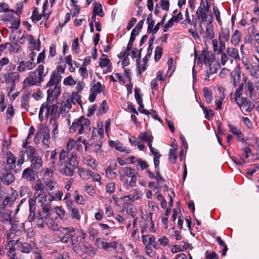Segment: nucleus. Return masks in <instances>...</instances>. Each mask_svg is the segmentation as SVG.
I'll list each match as a JSON object with an SVG mask.
<instances>
[{
	"label": "nucleus",
	"instance_id": "14",
	"mask_svg": "<svg viewBox=\"0 0 259 259\" xmlns=\"http://www.w3.org/2000/svg\"><path fill=\"white\" fill-rule=\"evenodd\" d=\"M35 66V62H31L30 61H21L19 63L17 70L23 72L26 70H31Z\"/></svg>",
	"mask_w": 259,
	"mask_h": 259
},
{
	"label": "nucleus",
	"instance_id": "60",
	"mask_svg": "<svg viewBox=\"0 0 259 259\" xmlns=\"http://www.w3.org/2000/svg\"><path fill=\"white\" fill-rule=\"evenodd\" d=\"M56 184V182L52 179L48 180L45 182L46 186L50 191L53 190L54 189L55 186Z\"/></svg>",
	"mask_w": 259,
	"mask_h": 259
},
{
	"label": "nucleus",
	"instance_id": "31",
	"mask_svg": "<svg viewBox=\"0 0 259 259\" xmlns=\"http://www.w3.org/2000/svg\"><path fill=\"white\" fill-rule=\"evenodd\" d=\"M219 38L220 39H224L225 41H227L230 38V30L228 28H222L221 32L219 34Z\"/></svg>",
	"mask_w": 259,
	"mask_h": 259
},
{
	"label": "nucleus",
	"instance_id": "16",
	"mask_svg": "<svg viewBox=\"0 0 259 259\" xmlns=\"http://www.w3.org/2000/svg\"><path fill=\"white\" fill-rule=\"evenodd\" d=\"M20 75L17 72L6 73L4 75L5 82L9 83H16L19 81Z\"/></svg>",
	"mask_w": 259,
	"mask_h": 259
},
{
	"label": "nucleus",
	"instance_id": "26",
	"mask_svg": "<svg viewBox=\"0 0 259 259\" xmlns=\"http://www.w3.org/2000/svg\"><path fill=\"white\" fill-rule=\"evenodd\" d=\"M148 23L147 33L155 34L159 29V24H157L153 28L155 24L154 20H151V22H148Z\"/></svg>",
	"mask_w": 259,
	"mask_h": 259
},
{
	"label": "nucleus",
	"instance_id": "15",
	"mask_svg": "<svg viewBox=\"0 0 259 259\" xmlns=\"http://www.w3.org/2000/svg\"><path fill=\"white\" fill-rule=\"evenodd\" d=\"M142 241L145 245H152L153 247L158 249L159 248V245L157 242H156V238L154 236L142 235Z\"/></svg>",
	"mask_w": 259,
	"mask_h": 259
},
{
	"label": "nucleus",
	"instance_id": "39",
	"mask_svg": "<svg viewBox=\"0 0 259 259\" xmlns=\"http://www.w3.org/2000/svg\"><path fill=\"white\" fill-rule=\"evenodd\" d=\"M82 249L89 255L93 256L96 254V251L90 244L83 245Z\"/></svg>",
	"mask_w": 259,
	"mask_h": 259
},
{
	"label": "nucleus",
	"instance_id": "1",
	"mask_svg": "<svg viewBox=\"0 0 259 259\" xmlns=\"http://www.w3.org/2000/svg\"><path fill=\"white\" fill-rule=\"evenodd\" d=\"M77 157V154L73 152L61 150L57 164L59 172L66 176H72L74 169L78 165Z\"/></svg>",
	"mask_w": 259,
	"mask_h": 259
},
{
	"label": "nucleus",
	"instance_id": "44",
	"mask_svg": "<svg viewBox=\"0 0 259 259\" xmlns=\"http://www.w3.org/2000/svg\"><path fill=\"white\" fill-rule=\"evenodd\" d=\"M42 15L38 14V11L37 8H35L32 12L31 16V19L33 22H35L41 20Z\"/></svg>",
	"mask_w": 259,
	"mask_h": 259
},
{
	"label": "nucleus",
	"instance_id": "2",
	"mask_svg": "<svg viewBox=\"0 0 259 259\" xmlns=\"http://www.w3.org/2000/svg\"><path fill=\"white\" fill-rule=\"evenodd\" d=\"M47 73L48 70L45 72L44 66L39 65L34 71L30 72L29 76L24 80V83L28 86H40Z\"/></svg>",
	"mask_w": 259,
	"mask_h": 259
},
{
	"label": "nucleus",
	"instance_id": "7",
	"mask_svg": "<svg viewBox=\"0 0 259 259\" xmlns=\"http://www.w3.org/2000/svg\"><path fill=\"white\" fill-rule=\"evenodd\" d=\"M199 32L205 41L213 39L214 37L213 28L211 25H207L204 28L202 24H200L199 25Z\"/></svg>",
	"mask_w": 259,
	"mask_h": 259
},
{
	"label": "nucleus",
	"instance_id": "19",
	"mask_svg": "<svg viewBox=\"0 0 259 259\" xmlns=\"http://www.w3.org/2000/svg\"><path fill=\"white\" fill-rule=\"evenodd\" d=\"M22 178L27 181H33L35 180L34 172L31 168H26L22 172Z\"/></svg>",
	"mask_w": 259,
	"mask_h": 259
},
{
	"label": "nucleus",
	"instance_id": "29",
	"mask_svg": "<svg viewBox=\"0 0 259 259\" xmlns=\"http://www.w3.org/2000/svg\"><path fill=\"white\" fill-rule=\"evenodd\" d=\"M30 160L34 168L38 169L41 167L42 160L40 157L35 156Z\"/></svg>",
	"mask_w": 259,
	"mask_h": 259
},
{
	"label": "nucleus",
	"instance_id": "6",
	"mask_svg": "<svg viewBox=\"0 0 259 259\" xmlns=\"http://www.w3.org/2000/svg\"><path fill=\"white\" fill-rule=\"evenodd\" d=\"M0 173V180L4 185L8 186L12 184L15 180L14 175L12 172V171L7 170L6 168L2 167Z\"/></svg>",
	"mask_w": 259,
	"mask_h": 259
},
{
	"label": "nucleus",
	"instance_id": "5",
	"mask_svg": "<svg viewBox=\"0 0 259 259\" xmlns=\"http://www.w3.org/2000/svg\"><path fill=\"white\" fill-rule=\"evenodd\" d=\"M6 157V164L3 163L2 167L6 168L7 170L13 171L16 173L20 172L21 171V165H18L16 157L11 151L7 152Z\"/></svg>",
	"mask_w": 259,
	"mask_h": 259
},
{
	"label": "nucleus",
	"instance_id": "36",
	"mask_svg": "<svg viewBox=\"0 0 259 259\" xmlns=\"http://www.w3.org/2000/svg\"><path fill=\"white\" fill-rule=\"evenodd\" d=\"M91 171L83 168L80 169L78 171L79 175L83 180H89L90 179Z\"/></svg>",
	"mask_w": 259,
	"mask_h": 259
},
{
	"label": "nucleus",
	"instance_id": "54",
	"mask_svg": "<svg viewBox=\"0 0 259 259\" xmlns=\"http://www.w3.org/2000/svg\"><path fill=\"white\" fill-rule=\"evenodd\" d=\"M7 45H8V49L9 51L13 52L14 54H17L21 48V46H14L13 44H10L9 42V44H7Z\"/></svg>",
	"mask_w": 259,
	"mask_h": 259
},
{
	"label": "nucleus",
	"instance_id": "24",
	"mask_svg": "<svg viewBox=\"0 0 259 259\" xmlns=\"http://www.w3.org/2000/svg\"><path fill=\"white\" fill-rule=\"evenodd\" d=\"M141 195V194L139 191L137 189H133L131 191L130 194L128 195L125 196V198L134 202L138 200L140 197Z\"/></svg>",
	"mask_w": 259,
	"mask_h": 259
},
{
	"label": "nucleus",
	"instance_id": "37",
	"mask_svg": "<svg viewBox=\"0 0 259 259\" xmlns=\"http://www.w3.org/2000/svg\"><path fill=\"white\" fill-rule=\"evenodd\" d=\"M93 13L98 15L100 17H103L104 16V13L102 5L97 3L95 4Z\"/></svg>",
	"mask_w": 259,
	"mask_h": 259
},
{
	"label": "nucleus",
	"instance_id": "64",
	"mask_svg": "<svg viewBox=\"0 0 259 259\" xmlns=\"http://www.w3.org/2000/svg\"><path fill=\"white\" fill-rule=\"evenodd\" d=\"M205 256L206 259H219L218 255L214 251L209 253L206 251Z\"/></svg>",
	"mask_w": 259,
	"mask_h": 259
},
{
	"label": "nucleus",
	"instance_id": "30",
	"mask_svg": "<svg viewBox=\"0 0 259 259\" xmlns=\"http://www.w3.org/2000/svg\"><path fill=\"white\" fill-rule=\"evenodd\" d=\"M204 96L205 99V101L207 104H209L212 99V94L210 90L208 88L205 87L203 90Z\"/></svg>",
	"mask_w": 259,
	"mask_h": 259
},
{
	"label": "nucleus",
	"instance_id": "53",
	"mask_svg": "<svg viewBox=\"0 0 259 259\" xmlns=\"http://www.w3.org/2000/svg\"><path fill=\"white\" fill-rule=\"evenodd\" d=\"M209 67L208 70L209 71V73L214 74L217 72V70L220 67L219 64L217 63H210L208 65Z\"/></svg>",
	"mask_w": 259,
	"mask_h": 259
},
{
	"label": "nucleus",
	"instance_id": "23",
	"mask_svg": "<svg viewBox=\"0 0 259 259\" xmlns=\"http://www.w3.org/2000/svg\"><path fill=\"white\" fill-rule=\"evenodd\" d=\"M227 54L236 60H240V56L238 50L233 47L227 48L226 50Z\"/></svg>",
	"mask_w": 259,
	"mask_h": 259
},
{
	"label": "nucleus",
	"instance_id": "20",
	"mask_svg": "<svg viewBox=\"0 0 259 259\" xmlns=\"http://www.w3.org/2000/svg\"><path fill=\"white\" fill-rule=\"evenodd\" d=\"M117 164L116 162L110 164L106 170V176L109 179H113L115 178L117 175V173L114 171L116 169Z\"/></svg>",
	"mask_w": 259,
	"mask_h": 259
},
{
	"label": "nucleus",
	"instance_id": "38",
	"mask_svg": "<svg viewBox=\"0 0 259 259\" xmlns=\"http://www.w3.org/2000/svg\"><path fill=\"white\" fill-rule=\"evenodd\" d=\"M72 105L69 100L64 103V105L61 108V114H67L69 110L71 108Z\"/></svg>",
	"mask_w": 259,
	"mask_h": 259
},
{
	"label": "nucleus",
	"instance_id": "25",
	"mask_svg": "<svg viewBox=\"0 0 259 259\" xmlns=\"http://www.w3.org/2000/svg\"><path fill=\"white\" fill-rule=\"evenodd\" d=\"M241 40V33L236 29L234 31L231 39V44L234 46H237Z\"/></svg>",
	"mask_w": 259,
	"mask_h": 259
},
{
	"label": "nucleus",
	"instance_id": "45",
	"mask_svg": "<svg viewBox=\"0 0 259 259\" xmlns=\"http://www.w3.org/2000/svg\"><path fill=\"white\" fill-rule=\"evenodd\" d=\"M76 83V81L72 78L71 76H69L64 78L63 84L65 85L72 86Z\"/></svg>",
	"mask_w": 259,
	"mask_h": 259
},
{
	"label": "nucleus",
	"instance_id": "46",
	"mask_svg": "<svg viewBox=\"0 0 259 259\" xmlns=\"http://www.w3.org/2000/svg\"><path fill=\"white\" fill-rule=\"evenodd\" d=\"M80 98H81V97L78 94V92H73L72 95L71 101L73 104H75V103H77L79 104H81V101Z\"/></svg>",
	"mask_w": 259,
	"mask_h": 259
},
{
	"label": "nucleus",
	"instance_id": "17",
	"mask_svg": "<svg viewBox=\"0 0 259 259\" xmlns=\"http://www.w3.org/2000/svg\"><path fill=\"white\" fill-rule=\"evenodd\" d=\"M68 210L70 212V215L72 219L80 220L81 217L78 209L76 208L72 202H69L67 204Z\"/></svg>",
	"mask_w": 259,
	"mask_h": 259
},
{
	"label": "nucleus",
	"instance_id": "49",
	"mask_svg": "<svg viewBox=\"0 0 259 259\" xmlns=\"http://www.w3.org/2000/svg\"><path fill=\"white\" fill-rule=\"evenodd\" d=\"M162 53V49L160 46L156 47L154 54V59L156 62L158 61L161 58Z\"/></svg>",
	"mask_w": 259,
	"mask_h": 259
},
{
	"label": "nucleus",
	"instance_id": "40",
	"mask_svg": "<svg viewBox=\"0 0 259 259\" xmlns=\"http://www.w3.org/2000/svg\"><path fill=\"white\" fill-rule=\"evenodd\" d=\"M31 257L32 259H45L42 256V251L38 247L33 251Z\"/></svg>",
	"mask_w": 259,
	"mask_h": 259
},
{
	"label": "nucleus",
	"instance_id": "51",
	"mask_svg": "<svg viewBox=\"0 0 259 259\" xmlns=\"http://www.w3.org/2000/svg\"><path fill=\"white\" fill-rule=\"evenodd\" d=\"M126 212L127 214L130 215L133 218L137 217V210L134 206L128 207L126 209Z\"/></svg>",
	"mask_w": 259,
	"mask_h": 259
},
{
	"label": "nucleus",
	"instance_id": "56",
	"mask_svg": "<svg viewBox=\"0 0 259 259\" xmlns=\"http://www.w3.org/2000/svg\"><path fill=\"white\" fill-rule=\"evenodd\" d=\"M123 171L124 173V175L128 177H132L136 174L135 169H132L131 167H126L124 168Z\"/></svg>",
	"mask_w": 259,
	"mask_h": 259
},
{
	"label": "nucleus",
	"instance_id": "61",
	"mask_svg": "<svg viewBox=\"0 0 259 259\" xmlns=\"http://www.w3.org/2000/svg\"><path fill=\"white\" fill-rule=\"evenodd\" d=\"M84 191L85 192H87L88 194H89L91 196H94L95 195L96 193V191L94 188V187L91 185H87L84 186Z\"/></svg>",
	"mask_w": 259,
	"mask_h": 259
},
{
	"label": "nucleus",
	"instance_id": "11",
	"mask_svg": "<svg viewBox=\"0 0 259 259\" xmlns=\"http://www.w3.org/2000/svg\"><path fill=\"white\" fill-rule=\"evenodd\" d=\"M208 8H205L204 4H203V0L201 1L200 6L196 11L198 18L201 20V23L207 21V13L208 12Z\"/></svg>",
	"mask_w": 259,
	"mask_h": 259
},
{
	"label": "nucleus",
	"instance_id": "33",
	"mask_svg": "<svg viewBox=\"0 0 259 259\" xmlns=\"http://www.w3.org/2000/svg\"><path fill=\"white\" fill-rule=\"evenodd\" d=\"M25 153L27 157L31 159L36 156V150L35 147L29 146L27 147Z\"/></svg>",
	"mask_w": 259,
	"mask_h": 259
},
{
	"label": "nucleus",
	"instance_id": "48",
	"mask_svg": "<svg viewBox=\"0 0 259 259\" xmlns=\"http://www.w3.org/2000/svg\"><path fill=\"white\" fill-rule=\"evenodd\" d=\"M75 195L74 197L75 201L80 204H83L84 203V199L82 195H80L77 190H75L74 192Z\"/></svg>",
	"mask_w": 259,
	"mask_h": 259
},
{
	"label": "nucleus",
	"instance_id": "22",
	"mask_svg": "<svg viewBox=\"0 0 259 259\" xmlns=\"http://www.w3.org/2000/svg\"><path fill=\"white\" fill-rule=\"evenodd\" d=\"M109 145L113 146L114 148L118 151L120 152H125L126 153H130L131 150L129 149L126 150L125 149L123 146L122 144L118 141H110L109 142Z\"/></svg>",
	"mask_w": 259,
	"mask_h": 259
},
{
	"label": "nucleus",
	"instance_id": "57",
	"mask_svg": "<svg viewBox=\"0 0 259 259\" xmlns=\"http://www.w3.org/2000/svg\"><path fill=\"white\" fill-rule=\"evenodd\" d=\"M29 102V96L27 94L23 95L22 101H21V107L24 109H27V105Z\"/></svg>",
	"mask_w": 259,
	"mask_h": 259
},
{
	"label": "nucleus",
	"instance_id": "3",
	"mask_svg": "<svg viewBox=\"0 0 259 259\" xmlns=\"http://www.w3.org/2000/svg\"><path fill=\"white\" fill-rule=\"evenodd\" d=\"M61 78L62 76L58 74L57 71L52 72L50 79L46 85V88H48L47 91L48 100L51 98H57L60 96V88L58 85Z\"/></svg>",
	"mask_w": 259,
	"mask_h": 259
},
{
	"label": "nucleus",
	"instance_id": "63",
	"mask_svg": "<svg viewBox=\"0 0 259 259\" xmlns=\"http://www.w3.org/2000/svg\"><path fill=\"white\" fill-rule=\"evenodd\" d=\"M136 162H137V164L140 167L142 170H144L148 167L149 165L148 163L145 161L143 160L142 159H138Z\"/></svg>",
	"mask_w": 259,
	"mask_h": 259
},
{
	"label": "nucleus",
	"instance_id": "58",
	"mask_svg": "<svg viewBox=\"0 0 259 259\" xmlns=\"http://www.w3.org/2000/svg\"><path fill=\"white\" fill-rule=\"evenodd\" d=\"M55 210L57 215L61 220H66V218L65 216V211L61 207H57Z\"/></svg>",
	"mask_w": 259,
	"mask_h": 259
},
{
	"label": "nucleus",
	"instance_id": "34",
	"mask_svg": "<svg viewBox=\"0 0 259 259\" xmlns=\"http://www.w3.org/2000/svg\"><path fill=\"white\" fill-rule=\"evenodd\" d=\"M108 110V106L106 100H104L101 104L100 105V107L97 112V115L100 116L105 113Z\"/></svg>",
	"mask_w": 259,
	"mask_h": 259
},
{
	"label": "nucleus",
	"instance_id": "35",
	"mask_svg": "<svg viewBox=\"0 0 259 259\" xmlns=\"http://www.w3.org/2000/svg\"><path fill=\"white\" fill-rule=\"evenodd\" d=\"M138 139H141L144 142H146L149 141L150 140H153V137L151 133L148 132L141 133L138 136Z\"/></svg>",
	"mask_w": 259,
	"mask_h": 259
},
{
	"label": "nucleus",
	"instance_id": "62",
	"mask_svg": "<svg viewBox=\"0 0 259 259\" xmlns=\"http://www.w3.org/2000/svg\"><path fill=\"white\" fill-rule=\"evenodd\" d=\"M106 192L109 194H112L114 192L115 189V184L111 182L108 183L106 185Z\"/></svg>",
	"mask_w": 259,
	"mask_h": 259
},
{
	"label": "nucleus",
	"instance_id": "47",
	"mask_svg": "<svg viewBox=\"0 0 259 259\" xmlns=\"http://www.w3.org/2000/svg\"><path fill=\"white\" fill-rule=\"evenodd\" d=\"M102 85L101 82H98L94 84L91 89V92L96 93V94L100 93L102 91Z\"/></svg>",
	"mask_w": 259,
	"mask_h": 259
},
{
	"label": "nucleus",
	"instance_id": "32",
	"mask_svg": "<svg viewBox=\"0 0 259 259\" xmlns=\"http://www.w3.org/2000/svg\"><path fill=\"white\" fill-rule=\"evenodd\" d=\"M46 224L47 225L49 229L54 231H58L59 230L58 225L52 219H49L46 222Z\"/></svg>",
	"mask_w": 259,
	"mask_h": 259
},
{
	"label": "nucleus",
	"instance_id": "42",
	"mask_svg": "<svg viewBox=\"0 0 259 259\" xmlns=\"http://www.w3.org/2000/svg\"><path fill=\"white\" fill-rule=\"evenodd\" d=\"M51 123L53 126L52 138L55 139L56 135L58 133V123L55 119H52Z\"/></svg>",
	"mask_w": 259,
	"mask_h": 259
},
{
	"label": "nucleus",
	"instance_id": "52",
	"mask_svg": "<svg viewBox=\"0 0 259 259\" xmlns=\"http://www.w3.org/2000/svg\"><path fill=\"white\" fill-rule=\"evenodd\" d=\"M41 206H42V210L43 212L44 213H46V215L45 217V219H46L47 217H48L50 215L49 211H50L51 208V204L49 203H47L42 204Z\"/></svg>",
	"mask_w": 259,
	"mask_h": 259
},
{
	"label": "nucleus",
	"instance_id": "50",
	"mask_svg": "<svg viewBox=\"0 0 259 259\" xmlns=\"http://www.w3.org/2000/svg\"><path fill=\"white\" fill-rule=\"evenodd\" d=\"M231 76L233 77V84L235 87L237 86V83L240 82V75L237 72H232Z\"/></svg>",
	"mask_w": 259,
	"mask_h": 259
},
{
	"label": "nucleus",
	"instance_id": "12",
	"mask_svg": "<svg viewBox=\"0 0 259 259\" xmlns=\"http://www.w3.org/2000/svg\"><path fill=\"white\" fill-rule=\"evenodd\" d=\"M29 214L28 217V220L29 222L34 221L36 219V200L30 198L28 200Z\"/></svg>",
	"mask_w": 259,
	"mask_h": 259
},
{
	"label": "nucleus",
	"instance_id": "18",
	"mask_svg": "<svg viewBox=\"0 0 259 259\" xmlns=\"http://www.w3.org/2000/svg\"><path fill=\"white\" fill-rule=\"evenodd\" d=\"M12 190L13 191V192L12 193L11 196L5 197L1 208H6L7 206L9 205L10 206L15 201L16 197L18 196V193L16 191H13L12 189Z\"/></svg>",
	"mask_w": 259,
	"mask_h": 259
},
{
	"label": "nucleus",
	"instance_id": "13",
	"mask_svg": "<svg viewBox=\"0 0 259 259\" xmlns=\"http://www.w3.org/2000/svg\"><path fill=\"white\" fill-rule=\"evenodd\" d=\"M11 211L5 208H0V221L4 224H12Z\"/></svg>",
	"mask_w": 259,
	"mask_h": 259
},
{
	"label": "nucleus",
	"instance_id": "27",
	"mask_svg": "<svg viewBox=\"0 0 259 259\" xmlns=\"http://www.w3.org/2000/svg\"><path fill=\"white\" fill-rule=\"evenodd\" d=\"M84 161L87 165L91 167L93 169H95L96 168L97 165L96 161L90 155L86 156L84 158Z\"/></svg>",
	"mask_w": 259,
	"mask_h": 259
},
{
	"label": "nucleus",
	"instance_id": "43",
	"mask_svg": "<svg viewBox=\"0 0 259 259\" xmlns=\"http://www.w3.org/2000/svg\"><path fill=\"white\" fill-rule=\"evenodd\" d=\"M50 158H51V167H52V168L55 169V166H56V162H57V152L56 151V150H53L51 152V157H50Z\"/></svg>",
	"mask_w": 259,
	"mask_h": 259
},
{
	"label": "nucleus",
	"instance_id": "28",
	"mask_svg": "<svg viewBox=\"0 0 259 259\" xmlns=\"http://www.w3.org/2000/svg\"><path fill=\"white\" fill-rule=\"evenodd\" d=\"M101 246L105 250H108L110 248L116 249L117 247V242L116 241L110 242L102 241L101 242Z\"/></svg>",
	"mask_w": 259,
	"mask_h": 259
},
{
	"label": "nucleus",
	"instance_id": "59",
	"mask_svg": "<svg viewBox=\"0 0 259 259\" xmlns=\"http://www.w3.org/2000/svg\"><path fill=\"white\" fill-rule=\"evenodd\" d=\"M141 90L136 88L135 89V97L138 104L143 103V99L140 94Z\"/></svg>",
	"mask_w": 259,
	"mask_h": 259
},
{
	"label": "nucleus",
	"instance_id": "10",
	"mask_svg": "<svg viewBox=\"0 0 259 259\" xmlns=\"http://www.w3.org/2000/svg\"><path fill=\"white\" fill-rule=\"evenodd\" d=\"M236 103L242 110L249 112L253 108L254 105L251 104L250 101L245 98H237Z\"/></svg>",
	"mask_w": 259,
	"mask_h": 259
},
{
	"label": "nucleus",
	"instance_id": "21",
	"mask_svg": "<svg viewBox=\"0 0 259 259\" xmlns=\"http://www.w3.org/2000/svg\"><path fill=\"white\" fill-rule=\"evenodd\" d=\"M178 146L176 145L173 148L170 149L168 154V160L170 162L175 164L177 158V150Z\"/></svg>",
	"mask_w": 259,
	"mask_h": 259
},
{
	"label": "nucleus",
	"instance_id": "8",
	"mask_svg": "<svg viewBox=\"0 0 259 259\" xmlns=\"http://www.w3.org/2000/svg\"><path fill=\"white\" fill-rule=\"evenodd\" d=\"M14 245L17 246L18 250L24 253H29L30 252H32V253L35 249L37 248L34 243L30 244L27 242H20L19 240L16 241Z\"/></svg>",
	"mask_w": 259,
	"mask_h": 259
},
{
	"label": "nucleus",
	"instance_id": "4",
	"mask_svg": "<svg viewBox=\"0 0 259 259\" xmlns=\"http://www.w3.org/2000/svg\"><path fill=\"white\" fill-rule=\"evenodd\" d=\"M91 121L88 118L81 116L79 118L74 120L70 127V132L74 133L78 128V134H82L85 132L86 131H90L91 130Z\"/></svg>",
	"mask_w": 259,
	"mask_h": 259
},
{
	"label": "nucleus",
	"instance_id": "41",
	"mask_svg": "<svg viewBox=\"0 0 259 259\" xmlns=\"http://www.w3.org/2000/svg\"><path fill=\"white\" fill-rule=\"evenodd\" d=\"M245 92L248 91L249 92V96L252 99V95L254 91L253 83L250 81H247L245 84Z\"/></svg>",
	"mask_w": 259,
	"mask_h": 259
},
{
	"label": "nucleus",
	"instance_id": "55",
	"mask_svg": "<svg viewBox=\"0 0 259 259\" xmlns=\"http://www.w3.org/2000/svg\"><path fill=\"white\" fill-rule=\"evenodd\" d=\"M155 172L156 175V176L155 179L157 182L158 185L160 186V185H162V183H164L165 182V180L161 176L159 169H157L156 170H155Z\"/></svg>",
	"mask_w": 259,
	"mask_h": 259
},
{
	"label": "nucleus",
	"instance_id": "9",
	"mask_svg": "<svg viewBox=\"0 0 259 259\" xmlns=\"http://www.w3.org/2000/svg\"><path fill=\"white\" fill-rule=\"evenodd\" d=\"M200 62H204V64L208 65L210 63H213L215 60L214 55L211 52L206 50H203L198 57Z\"/></svg>",
	"mask_w": 259,
	"mask_h": 259
}]
</instances>
